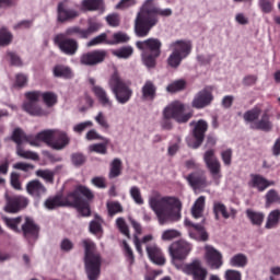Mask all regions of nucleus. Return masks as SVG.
<instances>
[{
  "mask_svg": "<svg viewBox=\"0 0 280 280\" xmlns=\"http://www.w3.org/2000/svg\"><path fill=\"white\" fill-rule=\"evenodd\" d=\"M106 40V34L103 33L94 38H92L86 47H95L97 45H102Z\"/></svg>",
  "mask_w": 280,
  "mask_h": 280,
  "instance_id": "62",
  "label": "nucleus"
},
{
  "mask_svg": "<svg viewBox=\"0 0 280 280\" xmlns=\"http://www.w3.org/2000/svg\"><path fill=\"white\" fill-rule=\"evenodd\" d=\"M102 27V24L94 22L90 24L88 30H82L80 27H72L67 31V34H78L79 38H89L93 32H97Z\"/></svg>",
  "mask_w": 280,
  "mask_h": 280,
  "instance_id": "28",
  "label": "nucleus"
},
{
  "mask_svg": "<svg viewBox=\"0 0 280 280\" xmlns=\"http://www.w3.org/2000/svg\"><path fill=\"white\" fill-rule=\"evenodd\" d=\"M168 253L172 257V262L174 266H176V268H180V266L176 265V261L187 259V256L189 253H191V244L183 240L174 242L170 245Z\"/></svg>",
  "mask_w": 280,
  "mask_h": 280,
  "instance_id": "13",
  "label": "nucleus"
},
{
  "mask_svg": "<svg viewBox=\"0 0 280 280\" xmlns=\"http://www.w3.org/2000/svg\"><path fill=\"white\" fill-rule=\"evenodd\" d=\"M107 211L109 215H115L117 213H121L124 211V208H121V203L117 201H108L107 202Z\"/></svg>",
  "mask_w": 280,
  "mask_h": 280,
  "instance_id": "54",
  "label": "nucleus"
},
{
  "mask_svg": "<svg viewBox=\"0 0 280 280\" xmlns=\"http://www.w3.org/2000/svg\"><path fill=\"white\" fill-rule=\"evenodd\" d=\"M205 250V259L208 266H210V268H213L214 270H218V268H222V265L224 264L222 261V253H220V250L215 249L211 245H206Z\"/></svg>",
  "mask_w": 280,
  "mask_h": 280,
  "instance_id": "19",
  "label": "nucleus"
},
{
  "mask_svg": "<svg viewBox=\"0 0 280 280\" xmlns=\"http://www.w3.org/2000/svg\"><path fill=\"white\" fill-rule=\"evenodd\" d=\"M12 141L16 143V145H23V143H30V145H33L35 148H38L40 145V142L38 140V136L35 140H31L27 136H25V132L21 130V128H15L13 130V133L11 136Z\"/></svg>",
  "mask_w": 280,
  "mask_h": 280,
  "instance_id": "26",
  "label": "nucleus"
},
{
  "mask_svg": "<svg viewBox=\"0 0 280 280\" xmlns=\"http://www.w3.org/2000/svg\"><path fill=\"white\" fill-rule=\"evenodd\" d=\"M52 73L55 78H62L63 80H71V78H73V71L71 68L62 65L55 66Z\"/></svg>",
  "mask_w": 280,
  "mask_h": 280,
  "instance_id": "37",
  "label": "nucleus"
},
{
  "mask_svg": "<svg viewBox=\"0 0 280 280\" xmlns=\"http://www.w3.org/2000/svg\"><path fill=\"white\" fill-rule=\"evenodd\" d=\"M81 10L84 12H104V0H82Z\"/></svg>",
  "mask_w": 280,
  "mask_h": 280,
  "instance_id": "31",
  "label": "nucleus"
},
{
  "mask_svg": "<svg viewBox=\"0 0 280 280\" xmlns=\"http://www.w3.org/2000/svg\"><path fill=\"white\" fill-rule=\"evenodd\" d=\"M183 272L192 277V280H207V268L202 267L200 260H194L192 262L183 267Z\"/></svg>",
  "mask_w": 280,
  "mask_h": 280,
  "instance_id": "17",
  "label": "nucleus"
},
{
  "mask_svg": "<svg viewBox=\"0 0 280 280\" xmlns=\"http://www.w3.org/2000/svg\"><path fill=\"white\" fill-rule=\"evenodd\" d=\"M5 205L3 207V211L5 213H19V211L25 209L27 205H30V200L23 196H13L5 194Z\"/></svg>",
  "mask_w": 280,
  "mask_h": 280,
  "instance_id": "15",
  "label": "nucleus"
},
{
  "mask_svg": "<svg viewBox=\"0 0 280 280\" xmlns=\"http://www.w3.org/2000/svg\"><path fill=\"white\" fill-rule=\"evenodd\" d=\"M114 40L110 43V45H119V43H128L130 40V37L126 33H115L113 35Z\"/></svg>",
  "mask_w": 280,
  "mask_h": 280,
  "instance_id": "59",
  "label": "nucleus"
},
{
  "mask_svg": "<svg viewBox=\"0 0 280 280\" xmlns=\"http://www.w3.org/2000/svg\"><path fill=\"white\" fill-rule=\"evenodd\" d=\"M152 240H153V236L152 235H147V236H144L143 238H142V242L141 241H139V237H135V240H133V244H135V246H136V249H137V252L139 253V255H143V248H141V244H145L147 242H152Z\"/></svg>",
  "mask_w": 280,
  "mask_h": 280,
  "instance_id": "57",
  "label": "nucleus"
},
{
  "mask_svg": "<svg viewBox=\"0 0 280 280\" xmlns=\"http://www.w3.org/2000/svg\"><path fill=\"white\" fill-rule=\"evenodd\" d=\"M80 195L88 198V200H93V192L91 189L85 186H79L74 192L68 195L67 205L75 207L81 215H91V208H89V203H85Z\"/></svg>",
  "mask_w": 280,
  "mask_h": 280,
  "instance_id": "9",
  "label": "nucleus"
},
{
  "mask_svg": "<svg viewBox=\"0 0 280 280\" xmlns=\"http://www.w3.org/2000/svg\"><path fill=\"white\" fill-rule=\"evenodd\" d=\"M186 224H190L191 229L189 230V235L192 240H197V242H207L209 240V234L205 231V228L200 224H191V222H187Z\"/></svg>",
  "mask_w": 280,
  "mask_h": 280,
  "instance_id": "29",
  "label": "nucleus"
},
{
  "mask_svg": "<svg viewBox=\"0 0 280 280\" xmlns=\"http://www.w3.org/2000/svg\"><path fill=\"white\" fill-rule=\"evenodd\" d=\"M85 139H86L88 141H102V139H104V137H102V135H100V133L97 132V130L92 129V130H90V131L86 132Z\"/></svg>",
  "mask_w": 280,
  "mask_h": 280,
  "instance_id": "63",
  "label": "nucleus"
},
{
  "mask_svg": "<svg viewBox=\"0 0 280 280\" xmlns=\"http://www.w3.org/2000/svg\"><path fill=\"white\" fill-rule=\"evenodd\" d=\"M106 56H108L106 50L88 51L81 55L80 65L84 67H97V65H102L106 60Z\"/></svg>",
  "mask_w": 280,
  "mask_h": 280,
  "instance_id": "16",
  "label": "nucleus"
},
{
  "mask_svg": "<svg viewBox=\"0 0 280 280\" xmlns=\"http://www.w3.org/2000/svg\"><path fill=\"white\" fill-rule=\"evenodd\" d=\"M44 205L46 209L51 210V209H58V207H65V205H69V203H67V200L66 202H63L60 196H55L46 199Z\"/></svg>",
  "mask_w": 280,
  "mask_h": 280,
  "instance_id": "44",
  "label": "nucleus"
},
{
  "mask_svg": "<svg viewBox=\"0 0 280 280\" xmlns=\"http://www.w3.org/2000/svg\"><path fill=\"white\" fill-rule=\"evenodd\" d=\"M203 162L217 187L222 183V163L215 156V150L209 149L203 153Z\"/></svg>",
  "mask_w": 280,
  "mask_h": 280,
  "instance_id": "10",
  "label": "nucleus"
},
{
  "mask_svg": "<svg viewBox=\"0 0 280 280\" xmlns=\"http://www.w3.org/2000/svg\"><path fill=\"white\" fill-rule=\"evenodd\" d=\"M2 220L14 233H23L24 237L30 240V237H33V240H36L38 237V226L34 224V221L31 218H25L23 222V217H16V218H8L2 217Z\"/></svg>",
  "mask_w": 280,
  "mask_h": 280,
  "instance_id": "6",
  "label": "nucleus"
},
{
  "mask_svg": "<svg viewBox=\"0 0 280 280\" xmlns=\"http://www.w3.org/2000/svg\"><path fill=\"white\" fill-rule=\"evenodd\" d=\"M112 54L115 56V58H118L120 60H128L135 54V49L132 46H124L117 49H113Z\"/></svg>",
  "mask_w": 280,
  "mask_h": 280,
  "instance_id": "39",
  "label": "nucleus"
},
{
  "mask_svg": "<svg viewBox=\"0 0 280 280\" xmlns=\"http://www.w3.org/2000/svg\"><path fill=\"white\" fill-rule=\"evenodd\" d=\"M101 141H103V143H94L89 145V152H95L96 154L103 155L108 154V143H110V140H108V138H103Z\"/></svg>",
  "mask_w": 280,
  "mask_h": 280,
  "instance_id": "40",
  "label": "nucleus"
},
{
  "mask_svg": "<svg viewBox=\"0 0 280 280\" xmlns=\"http://www.w3.org/2000/svg\"><path fill=\"white\" fill-rule=\"evenodd\" d=\"M180 143H182L180 137H176L172 142H170L167 148V155L176 156V154L180 150Z\"/></svg>",
  "mask_w": 280,
  "mask_h": 280,
  "instance_id": "48",
  "label": "nucleus"
},
{
  "mask_svg": "<svg viewBox=\"0 0 280 280\" xmlns=\"http://www.w3.org/2000/svg\"><path fill=\"white\" fill-rule=\"evenodd\" d=\"M84 248V266L89 280H97L102 270V256L97 253V246L91 240L82 241Z\"/></svg>",
  "mask_w": 280,
  "mask_h": 280,
  "instance_id": "3",
  "label": "nucleus"
},
{
  "mask_svg": "<svg viewBox=\"0 0 280 280\" xmlns=\"http://www.w3.org/2000/svg\"><path fill=\"white\" fill-rule=\"evenodd\" d=\"M142 100L152 102L156 97V85L152 81H147L142 86Z\"/></svg>",
  "mask_w": 280,
  "mask_h": 280,
  "instance_id": "33",
  "label": "nucleus"
},
{
  "mask_svg": "<svg viewBox=\"0 0 280 280\" xmlns=\"http://www.w3.org/2000/svg\"><path fill=\"white\" fill-rule=\"evenodd\" d=\"M162 45L159 38H148L136 43V47L142 51V62L145 67L152 68L156 65V59L161 56Z\"/></svg>",
  "mask_w": 280,
  "mask_h": 280,
  "instance_id": "5",
  "label": "nucleus"
},
{
  "mask_svg": "<svg viewBox=\"0 0 280 280\" xmlns=\"http://www.w3.org/2000/svg\"><path fill=\"white\" fill-rule=\"evenodd\" d=\"M16 154L18 156H21V159H30L31 161H38V154L36 152L32 151H25L21 145L16 148Z\"/></svg>",
  "mask_w": 280,
  "mask_h": 280,
  "instance_id": "51",
  "label": "nucleus"
},
{
  "mask_svg": "<svg viewBox=\"0 0 280 280\" xmlns=\"http://www.w3.org/2000/svg\"><path fill=\"white\" fill-rule=\"evenodd\" d=\"M129 194L136 205H143V197H141V189L137 186H132L129 190Z\"/></svg>",
  "mask_w": 280,
  "mask_h": 280,
  "instance_id": "52",
  "label": "nucleus"
},
{
  "mask_svg": "<svg viewBox=\"0 0 280 280\" xmlns=\"http://www.w3.org/2000/svg\"><path fill=\"white\" fill-rule=\"evenodd\" d=\"M247 185L249 189H257V191H266L268 187L275 186V182L268 180L261 175L252 174Z\"/></svg>",
  "mask_w": 280,
  "mask_h": 280,
  "instance_id": "22",
  "label": "nucleus"
},
{
  "mask_svg": "<svg viewBox=\"0 0 280 280\" xmlns=\"http://www.w3.org/2000/svg\"><path fill=\"white\" fill-rule=\"evenodd\" d=\"M86 128H93V121L88 120V121L79 122L72 127V130L78 135H82V132H84Z\"/></svg>",
  "mask_w": 280,
  "mask_h": 280,
  "instance_id": "56",
  "label": "nucleus"
},
{
  "mask_svg": "<svg viewBox=\"0 0 280 280\" xmlns=\"http://www.w3.org/2000/svg\"><path fill=\"white\" fill-rule=\"evenodd\" d=\"M178 237H180V231L176 229L164 230L161 234L162 242H172V240H176Z\"/></svg>",
  "mask_w": 280,
  "mask_h": 280,
  "instance_id": "45",
  "label": "nucleus"
},
{
  "mask_svg": "<svg viewBox=\"0 0 280 280\" xmlns=\"http://www.w3.org/2000/svg\"><path fill=\"white\" fill-rule=\"evenodd\" d=\"M258 7L262 14H270L275 10V0H258Z\"/></svg>",
  "mask_w": 280,
  "mask_h": 280,
  "instance_id": "47",
  "label": "nucleus"
},
{
  "mask_svg": "<svg viewBox=\"0 0 280 280\" xmlns=\"http://www.w3.org/2000/svg\"><path fill=\"white\" fill-rule=\"evenodd\" d=\"M213 213L215 220H220V215H222L224 220H235V217L237 215V210H235L234 208H226L224 203L217 201L213 203Z\"/></svg>",
  "mask_w": 280,
  "mask_h": 280,
  "instance_id": "23",
  "label": "nucleus"
},
{
  "mask_svg": "<svg viewBox=\"0 0 280 280\" xmlns=\"http://www.w3.org/2000/svg\"><path fill=\"white\" fill-rule=\"evenodd\" d=\"M42 100L47 108H54L58 104V94L54 92H42Z\"/></svg>",
  "mask_w": 280,
  "mask_h": 280,
  "instance_id": "42",
  "label": "nucleus"
},
{
  "mask_svg": "<svg viewBox=\"0 0 280 280\" xmlns=\"http://www.w3.org/2000/svg\"><path fill=\"white\" fill-rule=\"evenodd\" d=\"M205 196H200L191 207V215L195 220L202 218V213H205Z\"/></svg>",
  "mask_w": 280,
  "mask_h": 280,
  "instance_id": "36",
  "label": "nucleus"
},
{
  "mask_svg": "<svg viewBox=\"0 0 280 280\" xmlns=\"http://www.w3.org/2000/svg\"><path fill=\"white\" fill-rule=\"evenodd\" d=\"M266 207H270V205H275V202H277L278 205H280V196L279 192H277V190L275 189H270L266 196Z\"/></svg>",
  "mask_w": 280,
  "mask_h": 280,
  "instance_id": "49",
  "label": "nucleus"
},
{
  "mask_svg": "<svg viewBox=\"0 0 280 280\" xmlns=\"http://www.w3.org/2000/svg\"><path fill=\"white\" fill-rule=\"evenodd\" d=\"M185 110H187V105L175 101L164 108V119H174L177 124H187V120L191 119V113H185Z\"/></svg>",
  "mask_w": 280,
  "mask_h": 280,
  "instance_id": "11",
  "label": "nucleus"
},
{
  "mask_svg": "<svg viewBox=\"0 0 280 280\" xmlns=\"http://www.w3.org/2000/svg\"><path fill=\"white\" fill-rule=\"evenodd\" d=\"M279 222H280V210L279 209L272 210L271 212H269L267 217L265 229L269 231L272 229H277L279 226Z\"/></svg>",
  "mask_w": 280,
  "mask_h": 280,
  "instance_id": "38",
  "label": "nucleus"
},
{
  "mask_svg": "<svg viewBox=\"0 0 280 280\" xmlns=\"http://www.w3.org/2000/svg\"><path fill=\"white\" fill-rule=\"evenodd\" d=\"M28 78L26 74L19 73L15 75L14 86L18 89H23V86H27Z\"/></svg>",
  "mask_w": 280,
  "mask_h": 280,
  "instance_id": "61",
  "label": "nucleus"
},
{
  "mask_svg": "<svg viewBox=\"0 0 280 280\" xmlns=\"http://www.w3.org/2000/svg\"><path fill=\"white\" fill-rule=\"evenodd\" d=\"M185 86H187V83L185 82V80H176L171 82L166 86V91L168 93H179V91H185Z\"/></svg>",
  "mask_w": 280,
  "mask_h": 280,
  "instance_id": "46",
  "label": "nucleus"
},
{
  "mask_svg": "<svg viewBox=\"0 0 280 280\" xmlns=\"http://www.w3.org/2000/svg\"><path fill=\"white\" fill-rule=\"evenodd\" d=\"M116 225L118 226L120 233L126 237H130V230H128V224H126V220L124 218H118L116 220Z\"/></svg>",
  "mask_w": 280,
  "mask_h": 280,
  "instance_id": "60",
  "label": "nucleus"
},
{
  "mask_svg": "<svg viewBox=\"0 0 280 280\" xmlns=\"http://www.w3.org/2000/svg\"><path fill=\"white\" fill-rule=\"evenodd\" d=\"M151 211L155 214L160 226L180 222L183 218V201L174 196H163L153 190L148 199Z\"/></svg>",
  "mask_w": 280,
  "mask_h": 280,
  "instance_id": "1",
  "label": "nucleus"
},
{
  "mask_svg": "<svg viewBox=\"0 0 280 280\" xmlns=\"http://www.w3.org/2000/svg\"><path fill=\"white\" fill-rule=\"evenodd\" d=\"M186 179L188 180L192 189H205V187L209 186V182H207V175H205V171L189 174Z\"/></svg>",
  "mask_w": 280,
  "mask_h": 280,
  "instance_id": "25",
  "label": "nucleus"
},
{
  "mask_svg": "<svg viewBox=\"0 0 280 280\" xmlns=\"http://www.w3.org/2000/svg\"><path fill=\"white\" fill-rule=\"evenodd\" d=\"M223 277L224 280H242V272L235 269H228Z\"/></svg>",
  "mask_w": 280,
  "mask_h": 280,
  "instance_id": "58",
  "label": "nucleus"
},
{
  "mask_svg": "<svg viewBox=\"0 0 280 280\" xmlns=\"http://www.w3.org/2000/svg\"><path fill=\"white\" fill-rule=\"evenodd\" d=\"M26 102L23 103L22 108L28 115H33L35 117H43V115H47V112L44 110L40 105L37 104L43 98V92L40 91H32L25 93Z\"/></svg>",
  "mask_w": 280,
  "mask_h": 280,
  "instance_id": "12",
  "label": "nucleus"
},
{
  "mask_svg": "<svg viewBox=\"0 0 280 280\" xmlns=\"http://www.w3.org/2000/svg\"><path fill=\"white\" fill-rule=\"evenodd\" d=\"M159 8L154 0H145L135 20V34L139 38H145L150 30L159 23L156 12Z\"/></svg>",
  "mask_w": 280,
  "mask_h": 280,
  "instance_id": "2",
  "label": "nucleus"
},
{
  "mask_svg": "<svg viewBox=\"0 0 280 280\" xmlns=\"http://www.w3.org/2000/svg\"><path fill=\"white\" fill-rule=\"evenodd\" d=\"M55 43L66 56H75L79 47L75 39L65 38L63 34H59L55 37Z\"/></svg>",
  "mask_w": 280,
  "mask_h": 280,
  "instance_id": "18",
  "label": "nucleus"
},
{
  "mask_svg": "<svg viewBox=\"0 0 280 280\" xmlns=\"http://www.w3.org/2000/svg\"><path fill=\"white\" fill-rule=\"evenodd\" d=\"M209 125L205 120H199L196 122L192 135L186 138V142L188 148H192V150H197L202 145V141H205V132H207Z\"/></svg>",
  "mask_w": 280,
  "mask_h": 280,
  "instance_id": "14",
  "label": "nucleus"
},
{
  "mask_svg": "<svg viewBox=\"0 0 280 280\" xmlns=\"http://www.w3.org/2000/svg\"><path fill=\"white\" fill-rule=\"evenodd\" d=\"M92 91L98 101V104L103 106V108H113V100H110V96H108V92L104 90V88L100 85H94L92 88Z\"/></svg>",
  "mask_w": 280,
  "mask_h": 280,
  "instance_id": "27",
  "label": "nucleus"
},
{
  "mask_svg": "<svg viewBox=\"0 0 280 280\" xmlns=\"http://www.w3.org/2000/svg\"><path fill=\"white\" fill-rule=\"evenodd\" d=\"M26 191L27 194H30V196H33L34 198H40V196H45L47 189L40 182L35 179L26 185Z\"/></svg>",
  "mask_w": 280,
  "mask_h": 280,
  "instance_id": "30",
  "label": "nucleus"
},
{
  "mask_svg": "<svg viewBox=\"0 0 280 280\" xmlns=\"http://www.w3.org/2000/svg\"><path fill=\"white\" fill-rule=\"evenodd\" d=\"M168 49L171 54L167 58V65L172 69H178L180 62L191 54L194 44L189 39H176L168 45Z\"/></svg>",
  "mask_w": 280,
  "mask_h": 280,
  "instance_id": "4",
  "label": "nucleus"
},
{
  "mask_svg": "<svg viewBox=\"0 0 280 280\" xmlns=\"http://www.w3.org/2000/svg\"><path fill=\"white\" fill-rule=\"evenodd\" d=\"M80 16V13L73 9L71 2L69 0H65L58 5V21L65 22L69 21V19H75Z\"/></svg>",
  "mask_w": 280,
  "mask_h": 280,
  "instance_id": "21",
  "label": "nucleus"
},
{
  "mask_svg": "<svg viewBox=\"0 0 280 280\" xmlns=\"http://www.w3.org/2000/svg\"><path fill=\"white\" fill-rule=\"evenodd\" d=\"M37 139L39 141H44V143H47L49 148L52 150H65L71 143V138L69 137V133L65 130L60 129H48L39 132L37 135Z\"/></svg>",
  "mask_w": 280,
  "mask_h": 280,
  "instance_id": "7",
  "label": "nucleus"
},
{
  "mask_svg": "<svg viewBox=\"0 0 280 280\" xmlns=\"http://www.w3.org/2000/svg\"><path fill=\"white\" fill-rule=\"evenodd\" d=\"M252 129L264 130L265 132L272 130V122H270V116H268V114H264L260 120L258 119L252 124Z\"/></svg>",
  "mask_w": 280,
  "mask_h": 280,
  "instance_id": "32",
  "label": "nucleus"
},
{
  "mask_svg": "<svg viewBox=\"0 0 280 280\" xmlns=\"http://www.w3.org/2000/svg\"><path fill=\"white\" fill-rule=\"evenodd\" d=\"M108 176L109 178L121 176V160L119 158H116L110 162Z\"/></svg>",
  "mask_w": 280,
  "mask_h": 280,
  "instance_id": "43",
  "label": "nucleus"
},
{
  "mask_svg": "<svg viewBox=\"0 0 280 280\" xmlns=\"http://www.w3.org/2000/svg\"><path fill=\"white\" fill-rule=\"evenodd\" d=\"M261 117V108L254 107L247 112L244 113L243 119L246 124H249V127L253 128V124H256V121Z\"/></svg>",
  "mask_w": 280,
  "mask_h": 280,
  "instance_id": "35",
  "label": "nucleus"
},
{
  "mask_svg": "<svg viewBox=\"0 0 280 280\" xmlns=\"http://www.w3.org/2000/svg\"><path fill=\"white\" fill-rule=\"evenodd\" d=\"M246 215L252 224H254L255 226H261L266 218V214H264V212H257L254 210H246Z\"/></svg>",
  "mask_w": 280,
  "mask_h": 280,
  "instance_id": "41",
  "label": "nucleus"
},
{
  "mask_svg": "<svg viewBox=\"0 0 280 280\" xmlns=\"http://www.w3.org/2000/svg\"><path fill=\"white\" fill-rule=\"evenodd\" d=\"M38 178H43L46 183H54V171L49 170H37L35 172Z\"/></svg>",
  "mask_w": 280,
  "mask_h": 280,
  "instance_id": "53",
  "label": "nucleus"
},
{
  "mask_svg": "<svg viewBox=\"0 0 280 280\" xmlns=\"http://www.w3.org/2000/svg\"><path fill=\"white\" fill-rule=\"evenodd\" d=\"M94 121H96V124H98V126L101 128H104L105 130H108V128H110L108 119H106V115H104L103 112L97 113V115L94 117Z\"/></svg>",
  "mask_w": 280,
  "mask_h": 280,
  "instance_id": "55",
  "label": "nucleus"
},
{
  "mask_svg": "<svg viewBox=\"0 0 280 280\" xmlns=\"http://www.w3.org/2000/svg\"><path fill=\"white\" fill-rule=\"evenodd\" d=\"M229 265L232 268H246V266H248V256H246V254H234L230 260H229Z\"/></svg>",
  "mask_w": 280,
  "mask_h": 280,
  "instance_id": "34",
  "label": "nucleus"
},
{
  "mask_svg": "<svg viewBox=\"0 0 280 280\" xmlns=\"http://www.w3.org/2000/svg\"><path fill=\"white\" fill-rule=\"evenodd\" d=\"M109 89L118 104H128L132 97V89L124 82L118 73H114L109 80Z\"/></svg>",
  "mask_w": 280,
  "mask_h": 280,
  "instance_id": "8",
  "label": "nucleus"
},
{
  "mask_svg": "<svg viewBox=\"0 0 280 280\" xmlns=\"http://www.w3.org/2000/svg\"><path fill=\"white\" fill-rule=\"evenodd\" d=\"M211 102H213V93L210 89H203L195 95L191 106L198 109L207 108V106H210Z\"/></svg>",
  "mask_w": 280,
  "mask_h": 280,
  "instance_id": "20",
  "label": "nucleus"
},
{
  "mask_svg": "<svg viewBox=\"0 0 280 280\" xmlns=\"http://www.w3.org/2000/svg\"><path fill=\"white\" fill-rule=\"evenodd\" d=\"M12 43V33L8 28L0 30V47H8Z\"/></svg>",
  "mask_w": 280,
  "mask_h": 280,
  "instance_id": "50",
  "label": "nucleus"
},
{
  "mask_svg": "<svg viewBox=\"0 0 280 280\" xmlns=\"http://www.w3.org/2000/svg\"><path fill=\"white\" fill-rule=\"evenodd\" d=\"M106 22L110 27L119 26V14L112 13L106 16Z\"/></svg>",
  "mask_w": 280,
  "mask_h": 280,
  "instance_id": "64",
  "label": "nucleus"
},
{
  "mask_svg": "<svg viewBox=\"0 0 280 280\" xmlns=\"http://www.w3.org/2000/svg\"><path fill=\"white\" fill-rule=\"evenodd\" d=\"M147 254L152 261L156 266H165V256L163 255V250L156 244L147 245Z\"/></svg>",
  "mask_w": 280,
  "mask_h": 280,
  "instance_id": "24",
  "label": "nucleus"
}]
</instances>
